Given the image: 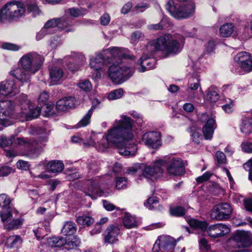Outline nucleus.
Instances as JSON below:
<instances>
[{
	"label": "nucleus",
	"mask_w": 252,
	"mask_h": 252,
	"mask_svg": "<svg viewBox=\"0 0 252 252\" xmlns=\"http://www.w3.org/2000/svg\"><path fill=\"white\" fill-rule=\"evenodd\" d=\"M133 126L134 122L130 118L122 116L121 119L116 120L113 126L107 131L105 138L101 139L100 145L104 149L115 146L123 156L135 155L137 147L132 141Z\"/></svg>",
	"instance_id": "nucleus-1"
},
{
	"label": "nucleus",
	"mask_w": 252,
	"mask_h": 252,
	"mask_svg": "<svg viewBox=\"0 0 252 252\" xmlns=\"http://www.w3.org/2000/svg\"><path fill=\"white\" fill-rule=\"evenodd\" d=\"M44 59L35 52L27 53L20 59L19 66L11 71V74L21 82L29 83L31 76L40 68Z\"/></svg>",
	"instance_id": "nucleus-2"
},
{
	"label": "nucleus",
	"mask_w": 252,
	"mask_h": 252,
	"mask_svg": "<svg viewBox=\"0 0 252 252\" xmlns=\"http://www.w3.org/2000/svg\"><path fill=\"white\" fill-rule=\"evenodd\" d=\"M188 223L192 228L200 229L202 231H207L208 235L214 238L222 237L230 231L228 226L223 223H217L208 227L206 221H200L194 219L189 220Z\"/></svg>",
	"instance_id": "nucleus-3"
},
{
	"label": "nucleus",
	"mask_w": 252,
	"mask_h": 252,
	"mask_svg": "<svg viewBox=\"0 0 252 252\" xmlns=\"http://www.w3.org/2000/svg\"><path fill=\"white\" fill-rule=\"evenodd\" d=\"M194 3L175 4L173 0L168 1L166 9L174 18L178 19L188 18L192 16L195 11Z\"/></svg>",
	"instance_id": "nucleus-4"
},
{
	"label": "nucleus",
	"mask_w": 252,
	"mask_h": 252,
	"mask_svg": "<svg viewBox=\"0 0 252 252\" xmlns=\"http://www.w3.org/2000/svg\"><path fill=\"white\" fill-rule=\"evenodd\" d=\"M25 11V8L20 3L15 1L7 2L0 10V21L14 19L20 17Z\"/></svg>",
	"instance_id": "nucleus-5"
},
{
	"label": "nucleus",
	"mask_w": 252,
	"mask_h": 252,
	"mask_svg": "<svg viewBox=\"0 0 252 252\" xmlns=\"http://www.w3.org/2000/svg\"><path fill=\"white\" fill-rule=\"evenodd\" d=\"M160 37L164 39L163 42L164 49L162 51H165L167 54H177L180 52L182 48V44L184 42V37L179 34L172 35L170 34H164Z\"/></svg>",
	"instance_id": "nucleus-6"
},
{
	"label": "nucleus",
	"mask_w": 252,
	"mask_h": 252,
	"mask_svg": "<svg viewBox=\"0 0 252 252\" xmlns=\"http://www.w3.org/2000/svg\"><path fill=\"white\" fill-rule=\"evenodd\" d=\"M164 160L159 159L156 161L152 165L146 166L142 172V176L148 179H156L163 173V167L165 166Z\"/></svg>",
	"instance_id": "nucleus-7"
},
{
	"label": "nucleus",
	"mask_w": 252,
	"mask_h": 252,
	"mask_svg": "<svg viewBox=\"0 0 252 252\" xmlns=\"http://www.w3.org/2000/svg\"><path fill=\"white\" fill-rule=\"evenodd\" d=\"M232 210L229 204L221 203L214 207L211 217L218 221L227 220L231 217Z\"/></svg>",
	"instance_id": "nucleus-8"
},
{
	"label": "nucleus",
	"mask_w": 252,
	"mask_h": 252,
	"mask_svg": "<svg viewBox=\"0 0 252 252\" xmlns=\"http://www.w3.org/2000/svg\"><path fill=\"white\" fill-rule=\"evenodd\" d=\"M15 113V107L9 100L0 101V130H2L4 122L11 118Z\"/></svg>",
	"instance_id": "nucleus-9"
},
{
	"label": "nucleus",
	"mask_w": 252,
	"mask_h": 252,
	"mask_svg": "<svg viewBox=\"0 0 252 252\" xmlns=\"http://www.w3.org/2000/svg\"><path fill=\"white\" fill-rule=\"evenodd\" d=\"M168 174L174 176H182L185 172V167L182 159L172 158L168 161L166 166Z\"/></svg>",
	"instance_id": "nucleus-10"
},
{
	"label": "nucleus",
	"mask_w": 252,
	"mask_h": 252,
	"mask_svg": "<svg viewBox=\"0 0 252 252\" xmlns=\"http://www.w3.org/2000/svg\"><path fill=\"white\" fill-rule=\"evenodd\" d=\"M83 189L84 193L93 197L94 196H101L104 191L99 188V184L96 179H89L84 183Z\"/></svg>",
	"instance_id": "nucleus-11"
},
{
	"label": "nucleus",
	"mask_w": 252,
	"mask_h": 252,
	"mask_svg": "<svg viewBox=\"0 0 252 252\" xmlns=\"http://www.w3.org/2000/svg\"><path fill=\"white\" fill-rule=\"evenodd\" d=\"M112 64L109 67L108 75L112 81L116 83H121L127 78V70H124L118 64Z\"/></svg>",
	"instance_id": "nucleus-12"
},
{
	"label": "nucleus",
	"mask_w": 252,
	"mask_h": 252,
	"mask_svg": "<svg viewBox=\"0 0 252 252\" xmlns=\"http://www.w3.org/2000/svg\"><path fill=\"white\" fill-rule=\"evenodd\" d=\"M232 239L238 248H248L252 244V238L248 231H237L234 234Z\"/></svg>",
	"instance_id": "nucleus-13"
},
{
	"label": "nucleus",
	"mask_w": 252,
	"mask_h": 252,
	"mask_svg": "<svg viewBox=\"0 0 252 252\" xmlns=\"http://www.w3.org/2000/svg\"><path fill=\"white\" fill-rule=\"evenodd\" d=\"M110 58L109 56H107V59H105L103 54L99 53L97 54L95 58L94 59L91 60L90 65L91 68L94 69L97 71L96 73V77H100L101 74L99 71H105L104 67L107 65L108 63H112V59L110 60L107 61L108 58Z\"/></svg>",
	"instance_id": "nucleus-14"
},
{
	"label": "nucleus",
	"mask_w": 252,
	"mask_h": 252,
	"mask_svg": "<svg viewBox=\"0 0 252 252\" xmlns=\"http://www.w3.org/2000/svg\"><path fill=\"white\" fill-rule=\"evenodd\" d=\"M200 120L201 122L206 123L202 129L205 139H211L215 129V120L210 118L206 114H202L200 117Z\"/></svg>",
	"instance_id": "nucleus-15"
},
{
	"label": "nucleus",
	"mask_w": 252,
	"mask_h": 252,
	"mask_svg": "<svg viewBox=\"0 0 252 252\" xmlns=\"http://www.w3.org/2000/svg\"><path fill=\"white\" fill-rule=\"evenodd\" d=\"M234 60L240 63L241 68L244 71L247 72L252 71V58L248 53L242 52L238 53L234 57Z\"/></svg>",
	"instance_id": "nucleus-16"
},
{
	"label": "nucleus",
	"mask_w": 252,
	"mask_h": 252,
	"mask_svg": "<svg viewBox=\"0 0 252 252\" xmlns=\"http://www.w3.org/2000/svg\"><path fill=\"white\" fill-rule=\"evenodd\" d=\"M160 133L157 131H150L144 133L142 136L143 141L147 145L157 148L159 146Z\"/></svg>",
	"instance_id": "nucleus-17"
},
{
	"label": "nucleus",
	"mask_w": 252,
	"mask_h": 252,
	"mask_svg": "<svg viewBox=\"0 0 252 252\" xmlns=\"http://www.w3.org/2000/svg\"><path fill=\"white\" fill-rule=\"evenodd\" d=\"M48 243L52 247H61L65 245L77 247L79 245L80 241L78 240L69 241V239H67L66 237H53L48 239Z\"/></svg>",
	"instance_id": "nucleus-18"
},
{
	"label": "nucleus",
	"mask_w": 252,
	"mask_h": 252,
	"mask_svg": "<svg viewBox=\"0 0 252 252\" xmlns=\"http://www.w3.org/2000/svg\"><path fill=\"white\" fill-rule=\"evenodd\" d=\"M119 228L113 225L108 226L104 233V242L106 243L113 244L118 241V236L120 234Z\"/></svg>",
	"instance_id": "nucleus-19"
},
{
	"label": "nucleus",
	"mask_w": 252,
	"mask_h": 252,
	"mask_svg": "<svg viewBox=\"0 0 252 252\" xmlns=\"http://www.w3.org/2000/svg\"><path fill=\"white\" fill-rule=\"evenodd\" d=\"M47 139L46 137H43L32 144L30 150L28 152V155L31 158L37 157L45 147V143Z\"/></svg>",
	"instance_id": "nucleus-20"
},
{
	"label": "nucleus",
	"mask_w": 252,
	"mask_h": 252,
	"mask_svg": "<svg viewBox=\"0 0 252 252\" xmlns=\"http://www.w3.org/2000/svg\"><path fill=\"white\" fill-rule=\"evenodd\" d=\"M164 41L163 38L159 37L156 40L149 42L146 46V51L148 54L147 56L151 57L156 51H162L164 48L162 44Z\"/></svg>",
	"instance_id": "nucleus-21"
},
{
	"label": "nucleus",
	"mask_w": 252,
	"mask_h": 252,
	"mask_svg": "<svg viewBox=\"0 0 252 252\" xmlns=\"http://www.w3.org/2000/svg\"><path fill=\"white\" fill-rule=\"evenodd\" d=\"M75 97L69 96L59 99L56 103V108L58 111H64L74 107Z\"/></svg>",
	"instance_id": "nucleus-22"
},
{
	"label": "nucleus",
	"mask_w": 252,
	"mask_h": 252,
	"mask_svg": "<svg viewBox=\"0 0 252 252\" xmlns=\"http://www.w3.org/2000/svg\"><path fill=\"white\" fill-rule=\"evenodd\" d=\"M158 241L161 248L164 251H172L176 245L175 239L170 236L161 235L158 237Z\"/></svg>",
	"instance_id": "nucleus-23"
},
{
	"label": "nucleus",
	"mask_w": 252,
	"mask_h": 252,
	"mask_svg": "<svg viewBox=\"0 0 252 252\" xmlns=\"http://www.w3.org/2000/svg\"><path fill=\"white\" fill-rule=\"evenodd\" d=\"M151 57H148L144 55L138 61L137 64L140 66L137 68L138 71L140 72H144L155 68V60H152L148 61V59Z\"/></svg>",
	"instance_id": "nucleus-24"
},
{
	"label": "nucleus",
	"mask_w": 252,
	"mask_h": 252,
	"mask_svg": "<svg viewBox=\"0 0 252 252\" xmlns=\"http://www.w3.org/2000/svg\"><path fill=\"white\" fill-rule=\"evenodd\" d=\"M63 71L58 67L52 68L50 71V78L52 85L57 84L63 77Z\"/></svg>",
	"instance_id": "nucleus-25"
},
{
	"label": "nucleus",
	"mask_w": 252,
	"mask_h": 252,
	"mask_svg": "<svg viewBox=\"0 0 252 252\" xmlns=\"http://www.w3.org/2000/svg\"><path fill=\"white\" fill-rule=\"evenodd\" d=\"M240 129L245 134H250L252 132V118L243 117L240 125Z\"/></svg>",
	"instance_id": "nucleus-26"
},
{
	"label": "nucleus",
	"mask_w": 252,
	"mask_h": 252,
	"mask_svg": "<svg viewBox=\"0 0 252 252\" xmlns=\"http://www.w3.org/2000/svg\"><path fill=\"white\" fill-rule=\"evenodd\" d=\"M105 54H110L111 58L115 60V62L119 64L121 63V58L124 57L125 54L118 47H113L111 49H108L105 51Z\"/></svg>",
	"instance_id": "nucleus-27"
},
{
	"label": "nucleus",
	"mask_w": 252,
	"mask_h": 252,
	"mask_svg": "<svg viewBox=\"0 0 252 252\" xmlns=\"http://www.w3.org/2000/svg\"><path fill=\"white\" fill-rule=\"evenodd\" d=\"M23 240L19 235L10 236L7 239L5 245L9 248H18L21 246Z\"/></svg>",
	"instance_id": "nucleus-28"
},
{
	"label": "nucleus",
	"mask_w": 252,
	"mask_h": 252,
	"mask_svg": "<svg viewBox=\"0 0 252 252\" xmlns=\"http://www.w3.org/2000/svg\"><path fill=\"white\" fill-rule=\"evenodd\" d=\"M234 31V25L231 23H225L220 27V34L221 36L228 37L231 36Z\"/></svg>",
	"instance_id": "nucleus-29"
},
{
	"label": "nucleus",
	"mask_w": 252,
	"mask_h": 252,
	"mask_svg": "<svg viewBox=\"0 0 252 252\" xmlns=\"http://www.w3.org/2000/svg\"><path fill=\"white\" fill-rule=\"evenodd\" d=\"M64 165L60 160H52L47 165V168L52 173L61 172L63 169Z\"/></svg>",
	"instance_id": "nucleus-30"
},
{
	"label": "nucleus",
	"mask_w": 252,
	"mask_h": 252,
	"mask_svg": "<svg viewBox=\"0 0 252 252\" xmlns=\"http://www.w3.org/2000/svg\"><path fill=\"white\" fill-rule=\"evenodd\" d=\"M200 79L197 74L195 73L191 76L189 79L188 84V88L187 91H195L200 86Z\"/></svg>",
	"instance_id": "nucleus-31"
},
{
	"label": "nucleus",
	"mask_w": 252,
	"mask_h": 252,
	"mask_svg": "<svg viewBox=\"0 0 252 252\" xmlns=\"http://www.w3.org/2000/svg\"><path fill=\"white\" fill-rule=\"evenodd\" d=\"M2 95L6 96L11 94L16 89L15 82L13 80H8L6 82H2Z\"/></svg>",
	"instance_id": "nucleus-32"
},
{
	"label": "nucleus",
	"mask_w": 252,
	"mask_h": 252,
	"mask_svg": "<svg viewBox=\"0 0 252 252\" xmlns=\"http://www.w3.org/2000/svg\"><path fill=\"white\" fill-rule=\"evenodd\" d=\"M123 222L124 225L127 228H131L137 226L135 218L127 213H125Z\"/></svg>",
	"instance_id": "nucleus-33"
},
{
	"label": "nucleus",
	"mask_w": 252,
	"mask_h": 252,
	"mask_svg": "<svg viewBox=\"0 0 252 252\" xmlns=\"http://www.w3.org/2000/svg\"><path fill=\"white\" fill-rule=\"evenodd\" d=\"M29 110L28 111L25 109L23 110L22 113L25 115L28 120H30L33 118H37L40 114L41 109L39 107L35 108H29Z\"/></svg>",
	"instance_id": "nucleus-34"
},
{
	"label": "nucleus",
	"mask_w": 252,
	"mask_h": 252,
	"mask_svg": "<svg viewBox=\"0 0 252 252\" xmlns=\"http://www.w3.org/2000/svg\"><path fill=\"white\" fill-rule=\"evenodd\" d=\"M76 231V225L72 221L66 222L62 230V233L66 236L73 235Z\"/></svg>",
	"instance_id": "nucleus-35"
},
{
	"label": "nucleus",
	"mask_w": 252,
	"mask_h": 252,
	"mask_svg": "<svg viewBox=\"0 0 252 252\" xmlns=\"http://www.w3.org/2000/svg\"><path fill=\"white\" fill-rule=\"evenodd\" d=\"M76 221L80 225L89 226L93 223L94 220L89 216L83 215L78 217Z\"/></svg>",
	"instance_id": "nucleus-36"
},
{
	"label": "nucleus",
	"mask_w": 252,
	"mask_h": 252,
	"mask_svg": "<svg viewBox=\"0 0 252 252\" xmlns=\"http://www.w3.org/2000/svg\"><path fill=\"white\" fill-rule=\"evenodd\" d=\"M27 6L28 11L32 13L34 16L39 14L40 10L37 6L35 0L28 1L27 3Z\"/></svg>",
	"instance_id": "nucleus-37"
},
{
	"label": "nucleus",
	"mask_w": 252,
	"mask_h": 252,
	"mask_svg": "<svg viewBox=\"0 0 252 252\" xmlns=\"http://www.w3.org/2000/svg\"><path fill=\"white\" fill-rule=\"evenodd\" d=\"M207 98L212 102H216L220 98L218 90L215 88H210L207 94Z\"/></svg>",
	"instance_id": "nucleus-38"
},
{
	"label": "nucleus",
	"mask_w": 252,
	"mask_h": 252,
	"mask_svg": "<svg viewBox=\"0 0 252 252\" xmlns=\"http://www.w3.org/2000/svg\"><path fill=\"white\" fill-rule=\"evenodd\" d=\"M23 221L24 219L22 218L14 219L6 224L5 227L8 230L17 229L22 225Z\"/></svg>",
	"instance_id": "nucleus-39"
},
{
	"label": "nucleus",
	"mask_w": 252,
	"mask_h": 252,
	"mask_svg": "<svg viewBox=\"0 0 252 252\" xmlns=\"http://www.w3.org/2000/svg\"><path fill=\"white\" fill-rule=\"evenodd\" d=\"M11 201L10 198L6 194H0V206L3 210L9 209Z\"/></svg>",
	"instance_id": "nucleus-40"
},
{
	"label": "nucleus",
	"mask_w": 252,
	"mask_h": 252,
	"mask_svg": "<svg viewBox=\"0 0 252 252\" xmlns=\"http://www.w3.org/2000/svg\"><path fill=\"white\" fill-rule=\"evenodd\" d=\"M93 108H91L87 114L82 119V120L78 124V126H84L88 125L90 122V118L92 116L93 112Z\"/></svg>",
	"instance_id": "nucleus-41"
},
{
	"label": "nucleus",
	"mask_w": 252,
	"mask_h": 252,
	"mask_svg": "<svg viewBox=\"0 0 252 252\" xmlns=\"http://www.w3.org/2000/svg\"><path fill=\"white\" fill-rule=\"evenodd\" d=\"M124 94V91L122 89L115 90L110 93L108 95V98L109 100H114L121 98Z\"/></svg>",
	"instance_id": "nucleus-42"
},
{
	"label": "nucleus",
	"mask_w": 252,
	"mask_h": 252,
	"mask_svg": "<svg viewBox=\"0 0 252 252\" xmlns=\"http://www.w3.org/2000/svg\"><path fill=\"white\" fill-rule=\"evenodd\" d=\"M70 15L74 17H77L86 13L87 10L82 8H71L68 9Z\"/></svg>",
	"instance_id": "nucleus-43"
},
{
	"label": "nucleus",
	"mask_w": 252,
	"mask_h": 252,
	"mask_svg": "<svg viewBox=\"0 0 252 252\" xmlns=\"http://www.w3.org/2000/svg\"><path fill=\"white\" fill-rule=\"evenodd\" d=\"M57 19V27L61 30H64L69 25L70 19L69 18H65Z\"/></svg>",
	"instance_id": "nucleus-44"
},
{
	"label": "nucleus",
	"mask_w": 252,
	"mask_h": 252,
	"mask_svg": "<svg viewBox=\"0 0 252 252\" xmlns=\"http://www.w3.org/2000/svg\"><path fill=\"white\" fill-rule=\"evenodd\" d=\"M15 170L12 167L3 165L0 167V177L7 176L10 174L14 172Z\"/></svg>",
	"instance_id": "nucleus-45"
},
{
	"label": "nucleus",
	"mask_w": 252,
	"mask_h": 252,
	"mask_svg": "<svg viewBox=\"0 0 252 252\" xmlns=\"http://www.w3.org/2000/svg\"><path fill=\"white\" fill-rule=\"evenodd\" d=\"M14 137L7 138L5 136H1L0 137V146L4 148L11 146L13 143Z\"/></svg>",
	"instance_id": "nucleus-46"
},
{
	"label": "nucleus",
	"mask_w": 252,
	"mask_h": 252,
	"mask_svg": "<svg viewBox=\"0 0 252 252\" xmlns=\"http://www.w3.org/2000/svg\"><path fill=\"white\" fill-rule=\"evenodd\" d=\"M158 204V200L157 197H149L147 201L146 206L150 209H153L157 207Z\"/></svg>",
	"instance_id": "nucleus-47"
},
{
	"label": "nucleus",
	"mask_w": 252,
	"mask_h": 252,
	"mask_svg": "<svg viewBox=\"0 0 252 252\" xmlns=\"http://www.w3.org/2000/svg\"><path fill=\"white\" fill-rule=\"evenodd\" d=\"M226 103L222 106V109L226 113H230L233 112L234 103L232 100L228 99L225 100Z\"/></svg>",
	"instance_id": "nucleus-48"
},
{
	"label": "nucleus",
	"mask_w": 252,
	"mask_h": 252,
	"mask_svg": "<svg viewBox=\"0 0 252 252\" xmlns=\"http://www.w3.org/2000/svg\"><path fill=\"white\" fill-rule=\"evenodd\" d=\"M171 215L176 216H182L185 214V209L182 207L178 206L170 209Z\"/></svg>",
	"instance_id": "nucleus-49"
},
{
	"label": "nucleus",
	"mask_w": 252,
	"mask_h": 252,
	"mask_svg": "<svg viewBox=\"0 0 252 252\" xmlns=\"http://www.w3.org/2000/svg\"><path fill=\"white\" fill-rule=\"evenodd\" d=\"M78 86L85 91H90L92 89V85L88 80L80 81L78 84Z\"/></svg>",
	"instance_id": "nucleus-50"
},
{
	"label": "nucleus",
	"mask_w": 252,
	"mask_h": 252,
	"mask_svg": "<svg viewBox=\"0 0 252 252\" xmlns=\"http://www.w3.org/2000/svg\"><path fill=\"white\" fill-rule=\"evenodd\" d=\"M57 27V19H52L48 20L44 26V28L50 32V33L51 32V29Z\"/></svg>",
	"instance_id": "nucleus-51"
},
{
	"label": "nucleus",
	"mask_w": 252,
	"mask_h": 252,
	"mask_svg": "<svg viewBox=\"0 0 252 252\" xmlns=\"http://www.w3.org/2000/svg\"><path fill=\"white\" fill-rule=\"evenodd\" d=\"M216 158L218 164H224L226 158L225 154L221 151H217L216 153Z\"/></svg>",
	"instance_id": "nucleus-52"
},
{
	"label": "nucleus",
	"mask_w": 252,
	"mask_h": 252,
	"mask_svg": "<svg viewBox=\"0 0 252 252\" xmlns=\"http://www.w3.org/2000/svg\"><path fill=\"white\" fill-rule=\"evenodd\" d=\"M199 248L201 251H208L210 249V245L205 238H201L199 241Z\"/></svg>",
	"instance_id": "nucleus-53"
},
{
	"label": "nucleus",
	"mask_w": 252,
	"mask_h": 252,
	"mask_svg": "<svg viewBox=\"0 0 252 252\" xmlns=\"http://www.w3.org/2000/svg\"><path fill=\"white\" fill-rule=\"evenodd\" d=\"M35 236L37 239H43L46 235V231L43 228L38 227L37 229L33 230Z\"/></svg>",
	"instance_id": "nucleus-54"
},
{
	"label": "nucleus",
	"mask_w": 252,
	"mask_h": 252,
	"mask_svg": "<svg viewBox=\"0 0 252 252\" xmlns=\"http://www.w3.org/2000/svg\"><path fill=\"white\" fill-rule=\"evenodd\" d=\"M0 217L1 220L3 221L7 220L8 219L12 217V214L10 211V207H9V209L4 210L2 209V212L0 214Z\"/></svg>",
	"instance_id": "nucleus-55"
},
{
	"label": "nucleus",
	"mask_w": 252,
	"mask_h": 252,
	"mask_svg": "<svg viewBox=\"0 0 252 252\" xmlns=\"http://www.w3.org/2000/svg\"><path fill=\"white\" fill-rule=\"evenodd\" d=\"M1 47L4 49L12 51H17L20 48L18 45L10 43H4L2 44Z\"/></svg>",
	"instance_id": "nucleus-56"
},
{
	"label": "nucleus",
	"mask_w": 252,
	"mask_h": 252,
	"mask_svg": "<svg viewBox=\"0 0 252 252\" xmlns=\"http://www.w3.org/2000/svg\"><path fill=\"white\" fill-rule=\"evenodd\" d=\"M126 180L124 177H119L117 178L116 181V186L118 189H120L124 186H126Z\"/></svg>",
	"instance_id": "nucleus-57"
},
{
	"label": "nucleus",
	"mask_w": 252,
	"mask_h": 252,
	"mask_svg": "<svg viewBox=\"0 0 252 252\" xmlns=\"http://www.w3.org/2000/svg\"><path fill=\"white\" fill-rule=\"evenodd\" d=\"M244 168L249 171V179L252 180V159L249 160L243 165Z\"/></svg>",
	"instance_id": "nucleus-58"
},
{
	"label": "nucleus",
	"mask_w": 252,
	"mask_h": 252,
	"mask_svg": "<svg viewBox=\"0 0 252 252\" xmlns=\"http://www.w3.org/2000/svg\"><path fill=\"white\" fill-rule=\"evenodd\" d=\"M243 151L246 153H252V143L249 142H243L242 145Z\"/></svg>",
	"instance_id": "nucleus-59"
},
{
	"label": "nucleus",
	"mask_w": 252,
	"mask_h": 252,
	"mask_svg": "<svg viewBox=\"0 0 252 252\" xmlns=\"http://www.w3.org/2000/svg\"><path fill=\"white\" fill-rule=\"evenodd\" d=\"M50 33V32L46 30L45 28H43L39 32H38L36 35V39L37 40L42 39L45 35Z\"/></svg>",
	"instance_id": "nucleus-60"
},
{
	"label": "nucleus",
	"mask_w": 252,
	"mask_h": 252,
	"mask_svg": "<svg viewBox=\"0 0 252 252\" xmlns=\"http://www.w3.org/2000/svg\"><path fill=\"white\" fill-rule=\"evenodd\" d=\"M53 107V105L49 104H46L42 107V109L45 110L46 116L49 117L54 115V112L52 111Z\"/></svg>",
	"instance_id": "nucleus-61"
},
{
	"label": "nucleus",
	"mask_w": 252,
	"mask_h": 252,
	"mask_svg": "<svg viewBox=\"0 0 252 252\" xmlns=\"http://www.w3.org/2000/svg\"><path fill=\"white\" fill-rule=\"evenodd\" d=\"M211 175H212L211 174H210V173L207 172L205 173V174H204L203 175H202L200 177H198L196 179V181L198 183H201L203 182L207 181V180H208L209 179V178H210Z\"/></svg>",
	"instance_id": "nucleus-62"
},
{
	"label": "nucleus",
	"mask_w": 252,
	"mask_h": 252,
	"mask_svg": "<svg viewBox=\"0 0 252 252\" xmlns=\"http://www.w3.org/2000/svg\"><path fill=\"white\" fill-rule=\"evenodd\" d=\"M16 165H17V167L18 168H20L21 169H24V170H27V169H28L29 166V163L28 162L24 161V160H19L17 162Z\"/></svg>",
	"instance_id": "nucleus-63"
},
{
	"label": "nucleus",
	"mask_w": 252,
	"mask_h": 252,
	"mask_svg": "<svg viewBox=\"0 0 252 252\" xmlns=\"http://www.w3.org/2000/svg\"><path fill=\"white\" fill-rule=\"evenodd\" d=\"M244 203L246 210L252 213V199L245 200Z\"/></svg>",
	"instance_id": "nucleus-64"
}]
</instances>
